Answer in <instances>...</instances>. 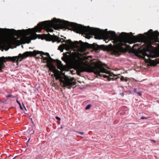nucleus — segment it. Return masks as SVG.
Listing matches in <instances>:
<instances>
[{"mask_svg": "<svg viewBox=\"0 0 159 159\" xmlns=\"http://www.w3.org/2000/svg\"><path fill=\"white\" fill-rule=\"evenodd\" d=\"M42 52H43L34 50L33 52H26L23 54L20 53L17 56L0 57V72H2V69L5 67V65L3 62H6L7 61H11L12 62H15L16 61L18 63L19 61H21L22 59L26 57L29 56H35L38 54H40V56L41 57V58L42 59V61H43V59L45 57H44V55H42Z\"/></svg>", "mask_w": 159, "mask_h": 159, "instance_id": "obj_6", "label": "nucleus"}, {"mask_svg": "<svg viewBox=\"0 0 159 159\" xmlns=\"http://www.w3.org/2000/svg\"><path fill=\"white\" fill-rule=\"evenodd\" d=\"M6 97L7 98L11 97L12 98H14L15 97L14 96L12 95L11 94H9L7 95Z\"/></svg>", "mask_w": 159, "mask_h": 159, "instance_id": "obj_16", "label": "nucleus"}, {"mask_svg": "<svg viewBox=\"0 0 159 159\" xmlns=\"http://www.w3.org/2000/svg\"><path fill=\"white\" fill-rule=\"evenodd\" d=\"M151 141H152V142H153L154 143H155L156 142V141L155 140H151Z\"/></svg>", "mask_w": 159, "mask_h": 159, "instance_id": "obj_25", "label": "nucleus"}, {"mask_svg": "<svg viewBox=\"0 0 159 159\" xmlns=\"http://www.w3.org/2000/svg\"><path fill=\"white\" fill-rule=\"evenodd\" d=\"M71 22L65 20H62L59 19L54 18L52 20L45 21L38 23L37 25L32 29L27 30H16L14 29H0L2 31L7 30L11 34L18 36L23 35L24 36L21 39L20 41L22 44L29 43L32 39H35L37 38V32H40L42 29H44L47 32H52L53 31L52 28L55 30L58 29H67L71 30L69 28L70 27Z\"/></svg>", "mask_w": 159, "mask_h": 159, "instance_id": "obj_1", "label": "nucleus"}, {"mask_svg": "<svg viewBox=\"0 0 159 159\" xmlns=\"http://www.w3.org/2000/svg\"><path fill=\"white\" fill-rule=\"evenodd\" d=\"M64 38L65 39H66V37H64Z\"/></svg>", "mask_w": 159, "mask_h": 159, "instance_id": "obj_31", "label": "nucleus"}, {"mask_svg": "<svg viewBox=\"0 0 159 159\" xmlns=\"http://www.w3.org/2000/svg\"><path fill=\"white\" fill-rule=\"evenodd\" d=\"M92 106V105L91 104H89L86 107H85V110H88Z\"/></svg>", "mask_w": 159, "mask_h": 159, "instance_id": "obj_15", "label": "nucleus"}, {"mask_svg": "<svg viewBox=\"0 0 159 159\" xmlns=\"http://www.w3.org/2000/svg\"><path fill=\"white\" fill-rule=\"evenodd\" d=\"M46 38L47 39V40L49 41H52L53 42H57L58 43L60 42H65L66 44H71V47L75 44H79L81 48L84 50H85L87 47V45L89 44L88 43H84L80 40L79 42L78 41H75L74 42H72L71 40L68 39L66 40L65 39L63 38H61L57 37V36L51 35L50 34H45Z\"/></svg>", "mask_w": 159, "mask_h": 159, "instance_id": "obj_7", "label": "nucleus"}, {"mask_svg": "<svg viewBox=\"0 0 159 159\" xmlns=\"http://www.w3.org/2000/svg\"><path fill=\"white\" fill-rule=\"evenodd\" d=\"M140 45V44H134V45L133 46L132 48L133 49H134V47H135V46H139V45Z\"/></svg>", "mask_w": 159, "mask_h": 159, "instance_id": "obj_17", "label": "nucleus"}, {"mask_svg": "<svg viewBox=\"0 0 159 159\" xmlns=\"http://www.w3.org/2000/svg\"><path fill=\"white\" fill-rule=\"evenodd\" d=\"M78 133L81 134V135H83L84 134V133L83 132H79Z\"/></svg>", "mask_w": 159, "mask_h": 159, "instance_id": "obj_24", "label": "nucleus"}, {"mask_svg": "<svg viewBox=\"0 0 159 159\" xmlns=\"http://www.w3.org/2000/svg\"><path fill=\"white\" fill-rule=\"evenodd\" d=\"M71 48V44L63 43L60 45L58 48V49L61 52H63L64 49H66V51H69Z\"/></svg>", "mask_w": 159, "mask_h": 159, "instance_id": "obj_10", "label": "nucleus"}, {"mask_svg": "<svg viewBox=\"0 0 159 159\" xmlns=\"http://www.w3.org/2000/svg\"><path fill=\"white\" fill-rule=\"evenodd\" d=\"M17 103L20 105V103L18 100H17Z\"/></svg>", "mask_w": 159, "mask_h": 159, "instance_id": "obj_27", "label": "nucleus"}, {"mask_svg": "<svg viewBox=\"0 0 159 159\" xmlns=\"http://www.w3.org/2000/svg\"><path fill=\"white\" fill-rule=\"evenodd\" d=\"M42 55H45L47 57H45L43 62H47V66L49 70L54 73V75L57 80H59L61 86L63 87H66L68 89H70L72 86L76 84L75 81H72L70 79L64 74L62 76L60 74V72L58 70L55 66L53 65L52 63L54 61L48 53L42 52Z\"/></svg>", "mask_w": 159, "mask_h": 159, "instance_id": "obj_4", "label": "nucleus"}, {"mask_svg": "<svg viewBox=\"0 0 159 159\" xmlns=\"http://www.w3.org/2000/svg\"><path fill=\"white\" fill-rule=\"evenodd\" d=\"M107 40V39H106L105 40V42H106V40Z\"/></svg>", "mask_w": 159, "mask_h": 159, "instance_id": "obj_29", "label": "nucleus"}, {"mask_svg": "<svg viewBox=\"0 0 159 159\" xmlns=\"http://www.w3.org/2000/svg\"><path fill=\"white\" fill-rule=\"evenodd\" d=\"M107 34L115 42L113 46L111 45L110 50L112 54L116 56H120L121 52L131 48L129 45L127 44V43H132L137 42H141L146 38V36L142 34H139L137 36H134L132 32L129 34L122 32L119 36H117L114 31H110L107 32Z\"/></svg>", "mask_w": 159, "mask_h": 159, "instance_id": "obj_2", "label": "nucleus"}, {"mask_svg": "<svg viewBox=\"0 0 159 159\" xmlns=\"http://www.w3.org/2000/svg\"><path fill=\"white\" fill-rule=\"evenodd\" d=\"M15 157H14V158H13V159H15Z\"/></svg>", "mask_w": 159, "mask_h": 159, "instance_id": "obj_30", "label": "nucleus"}, {"mask_svg": "<svg viewBox=\"0 0 159 159\" xmlns=\"http://www.w3.org/2000/svg\"><path fill=\"white\" fill-rule=\"evenodd\" d=\"M20 109H21V110H23V108H22V107H21V105H20Z\"/></svg>", "mask_w": 159, "mask_h": 159, "instance_id": "obj_28", "label": "nucleus"}, {"mask_svg": "<svg viewBox=\"0 0 159 159\" xmlns=\"http://www.w3.org/2000/svg\"><path fill=\"white\" fill-rule=\"evenodd\" d=\"M13 43V40H4L0 39V49L4 48L5 50L7 51L9 48L8 47L11 46Z\"/></svg>", "mask_w": 159, "mask_h": 159, "instance_id": "obj_8", "label": "nucleus"}, {"mask_svg": "<svg viewBox=\"0 0 159 159\" xmlns=\"http://www.w3.org/2000/svg\"><path fill=\"white\" fill-rule=\"evenodd\" d=\"M144 56H147L148 58H149L148 59L149 60H151L150 59V58H154L155 57V56H154L152 55L151 54H148L146 53H145L144 54Z\"/></svg>", "mask_w": 159, "mask_h": 159, "instance_id": "obj_13", "label": "nucleus"}, {"mask_svg": "<svg viewBox=\"0 0 159 159\" xmlns=\"http://www.w3.org/2000/svg\"><path fill=\"white\" fill-rule=\"evenodd\" d=\"M71 52H66L65 53H63V54H71Z\"/></svg>", "mask_w": 159, "mask_h": 159, "instance_id": "obj_19", "label": "nucleus"}, {"mask_svg": "<svg viewBox=\"0 0 159 159\" xmlns=\"http://www.w3.org/2000/svg\"><path fill=\"white\" fill-rule=\"evenodd\" d=\"M148 118V117H141L140 119H147Z\"/></svg>", "mask_w": 159, "mask_h": 159, "instance_id": "obj_21", "label": "nucleus"}, {"mask_svg": "<svg viewBox=\"0 0 159 159\" xmlns=\"http://www.w3.org/2000/svg\"><path fill=\"white\" fill-rule=\"evenodd\" d=\"M91 47L97 52H99L100 50H106L107 47L104 45H98L95 43L91 45Z\"/></svg>", "mask_w": 159, "mask_h": 159, "instance_id": "obj_9", "label": "nucleus"}, {"mask_svg": "<svg viewBox=\"0 0 159 159\" xmlns=\"http://www.w3.org/2000/svg\"><path fill=\"white\" fill-rule=\"evenodd\" d=\"M144 34H146L148 37H157L159 35V32L157 31H153L152 29L150 30L148 32L145 33Z\"/></svg>", "mask_w": 159, "mask_h": 159, "instance_id": "obj_11", "label": "nucleus"}, {"mask_svg": "<svg viewBox=\"0 0 159 159\" xmlns=\"http://www.w3.org/2000/svg\"><path fill=\"white\" fill-rule=\"evenodd\" d=\"M137 93L140 96L142 95V92L141 91L137 92Z\"/></svg>", "mask_w": 159, "mask_h": 159, "instance_id": "obj_18", "label": "nucleus"}, {"mask_svg": "<svg viewBox=\"0 0 159 159\" xmlns=\"http://www.w3.org/2000/svg\"><path fill=\"white\" fill-rule=\"evenodd\" d=\"M120 80L121 81H127L126 78H125L123 76H121V77L120 78Z\"/></svg>", "mask_w": 159, "mask_h": 159, "instance_id": "obj_14", "label": "nucleus"}, {"mask_svg": "<svg viewBox=\"0 0 159 159\" xmlns=\"http://www.w3.org/2000/svg\"><path fill=\"white\" fill-rule=\"evenodd\" d=\"M55 118L56 119L58 120H61V118L58 116H56Z\"/></svg>", "mask_w": 159, "mask_h": 159, "instance_id": "obj_20", "label": "nucleus"}, {"mask_svg": "<svg viewBox=\"0 0 159 159\" xmlns=\"http://www.w3.org/2000/svg\"><path fill=\"white\" fill-rule=\"evenodd\" d=\"M159 39L157 38V39L156 40V42H159V41H158Z\"/></svg>", "mask_w": 159, "mask_h": 159, "instance_id": "obj_26", "label": "nucleus"}, {"mask_svg": "<svg viewBox=\"0 0 159 159\" xmlns=\"http://www.w3.org/2000/svg\"><path fill=\"white\" fill-rule=\"evenodd\" d=\"M57 67L58 69L61 70L63 67V65L60 61L57 60L56 61Z\"/></svg>", "mask_w": 159, "mask_h": 159, "instance_id": "obj_12", "label": "nucleus"}, {"mask_svg": "<svg viewBox=\"0 0 159 159\" xmlns=\"http://www.w3.org/2000/svg\"><path fill=\"white\" fill-rule=\"evenodd\" d=\"M37 55H36V56H36V57L37 59H39L40 58H41V57H40H40H39V56H37Z\"/></svg>", "mask_w": 159, "mask_h": 159, "instance_id": "obj_22", "label": "nucleus"}, {"mask_svg": "<svg viewBox=\"0 0 159 159\" xmlns=\"http://www.w3.org/2000/svg\"><path fill=\"white\" fill-rule=\"evenodd\" d=\"M63 56L62 57V60L66 63H70L72 66L75 68L77 74L80 75L81 72H93L94 73L99 76H103L104 78H107L109 81L111 80H116L119 77L116 78L113 77H109V76L101 74V73H105L108 74L110 76H116L117 75H115L110 71L104 68L102 66L96 65L94 66H83L79 65L81 57L79 55L75 53H73L72 59H70L69 56L66 54H63Z\"/></svg>", "mask_w": 159, "mask_h": 159, "instance_id": "obj_3", "label": "nucleus"}, {"mask_svg": "<svg viewBox=\"0 0 159 159\" xmlns=\"http://www.w3.org/2000/svg\"><path fill=\"white\" fill-rule=\"evenodd\" d=\"M70 27L72 28V30L77 33H82L86 35L85 38L89 39L90 35L95 36L96 39H101L103 34V32L99 29L90 28L89 26H84L73 22H71Z\"/></svg>", "mask_w": 159, "mask_h": 159, "instance_id": "obj_5", "label": "nucleus"}, {"mask_svg": "<svg viewBox=\"0 0 159 159\" xmlns=\"http://www.w3.org/2000/svg\"><path fill=\"white\" fill-rule=\"evenodd\" d=\"M137 89L135 88H134V92L135 93H137Z\"/></svg>", "mask_w": 159, "mask_h": 159, "instance_id": "obj_23", "label": "nucleus"}]
</instances>
